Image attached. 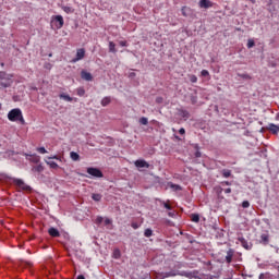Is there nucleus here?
I'll return each instance as SVG.
<instances>
[{"mask_svg": "<svg viewBox=\"0 0 279 279\" xmlns=\"http://www.w3.org/2000/svg\"><path fill=\"white\" fill-rule=\"evenodd\" d=\"M26 160H29V162H34L35 165H38V162H40V156L36 154H33V155L26 154Z\"/></svg>", "mask_w": 279, "mask_h": 279, "instance_id": "obj_9", "label": "nucleus"}, {"mask_svg": "<svg viewBox=\"0 0 279 279\" xmlns=\"http://www.w3.org/2000/svg\"><path fill=\"white\" fill-rule=\"evenodd\" d=\"M131 227L133 228V230H138V228H141V226L136 222H132Z\"/></svg>", "mask_w": 279, "mask_h": 279, "instance_id": "obj_37", "label": "nucleus"}, {"mask_svg": "<svg viewBox=\"0 0 279 279\" xmlns=\"http://www.w3.org/2000/svg\"><path fill=\"white\" fill-rule=\"evenodd\" d=\"M46 160H62V158H60L58 155H54L52 157H47Z\"/></svg>", "mask_w": 279, "mask_h": 279, "instance_id": "obj_31", "label": "nucleus"}, {"mask_svg": "<svg viewBox=\"0 0 279 279\" xmlns=\"http://www.w3.org/2000/svg\"><path fill=\"white\" fill-rule=\"evenodd\" d=\"M13 77L12 74L0 72V88H10L14 83Z\"/></svg>", "mask_w": 279, "mask_h": 279, "instance_id": "obj_2", "label": "nucleus"}, {"mask_svg": "<svg viewBox=\"0 0 279 279\" xmlns=\"http://www.w3.org/2000/svg\"><path fill=\"white\" fill-rule=\"evenodd\" d=\"M76 94L78 95V97H84L86 90H84L83 87H80L76 89Z\"/></svg>", "mask_w": 279, "mask_h": 279, "instance_id": "obj_24", "label": "nucleus"}, {"mask_svg": "<svg viewBox=\"0 0 279 279\" xmlns=\"http://www.w3.org/2000/svg\"><path fill=\"white\" fill-rule=\"evenodd\" d=\"M110 223H112V220H110V218H106L105 226H110Z\"/></svg>", "mask_w": 279, "mask_h": 279, "instance_id": "obj_42", "label": "nucleus"}, {"mask_svg": "<svg viewBox=\"0 0 279 279\" xmlns=\"http://www.w3.org/2000/svg\"><path fill=\"white\" fill-rule=\"evenodd\" d=\"M179 134L184 135V134H186V131L182 128L179 130Z\"/></svg>", "mask_w": 279, "mask_h": 279, "instance_id": "obj_44", "label": "nucleus"}, {"mask_svg": "<svg viewBox=\"0 0 279 279\" xmlns=\"http://www.w3.org/2000/svg\"><path fill=\"white\" fill-rule=\"evenodd\" d=\"M102 222H104V217L98 216V217L96 218V223H102Z\"/></svg>", "mask_w": 279, "mask_h": 279, "instance_id": "obj_39", "label": "nucleus"}, {"mask_svg": "<svg viewBox=\"0 0 279 279\" xmlns=\"http://www.w3.org/2000/svg\"><path fill=\"white\" fill-rule=\"evenodd\" d=\"M45 162L50 167V169H59L60 167L56 163V161H51V159H45Z\"/></svg>", "mask_w": 279, "mask_h": 279, "instance_id": "obj_15", "label": "nucleus"}, {"mask_svg": "<svg viewBox=\"0 0 279 279\" xmlns=\"http://www.w3.org/2000/svg\"><path fill=\"white\" fill-rule=\"evenodd\" d=\"M92 199H94V202H101V194H93Z\"/></svg>", "mask_w": 279, "mask_h": 279, "instance_id": "obj_25", "label": "nucleus"}, {"mask_svg": "<svg viewBox=\"0 0 279 279\" xmlns=\"http://www.w3.org/2000/svg\"><path fill=\"white\" fill-rule=\"evenodd\" d=\"M191 219L194 223H199V215L197 214H192Z\"/></svg>", "mask_w": 279, "mask_h": 279, "instance_id": "obj_22", "label": "nucleus"}, {"mask_svg": "<svg viewBox=\"0 0 279 279\" xmlns=\"http://www.w3.org/2000/svg\"><path fill=\"white\" fill-rule=\"evenodd\" d=\"M77 279H86V278L84 277V275H80V276L77 277Z\"/></svg>", "mask_w": 279, "mask_h": 279, "instance_id": "obj_51", "label": "nucleus"}, {"mask_svg": "<svg viewBox=\"0 0 279 279\" xmlns=\"http://www.w3.org/2000/svg\"><path fill=\"white\" fill-rule=\"evenodd\" d=\"M131 76H134V73H131Z\"/></svg>", "mask_w": 279, "mask_h": 279, "instance_id": "obj_54", "label": "nucleus"}, {"mask_svg": "<svg viewBox=\"0 0 279 279\" xmlns=\"http://www.w3.org/2000/svg\"><path fill=\"white\" fill-rule=\"evenodd\" d=\"M225 193H227V194L232 193V189H230V187L226 189V190H225Z\"/></svg>", "mask_w": 279, "mask_h": 279, "instance_id": "obj_45", "label": "nucleus"}, {"mask_svg": "<svg viewBox=\"0 0 279 279\" xmlns=\"http://www.w3.org/2000/svg\"><path fill=\"white\" fill-rule=\"evenodd\" d=\"M175 276H183L184 278H193V272L191 271H178V270H171V271H168V272H165L162 275V278L161 279H165V278H173Z\"/></svg>", "mask_w": 279, "mask_h": 279, "instance_id": "obj_3", "label": "nucleus"}, {"mask_svg": "<svg viewBox=\"0 0 279 279\" xmlns=\"http://www.w3.org/2000/svg\"><path fill=\"white\" fill-rule=\"evenodd\" d=\"M259 279H265V274H260Z\"/></svg>", "mask_w": 279, "mask_h": 279, "instance_id": "obj_50", "label": "nucleus"}, {"mask_svg": "<svg viewBox=\"0 0 279 279\" xmlns=\"http://www.w3.org/2000/svg\"><path fill=\"white\" fill-rule=\"evenodd\" d=\"M162 206L166 207L167 210H171V205H169V203L162 202Z\"/></svg>", "mask_w": 279, "mask_h": 279, "instance_id": "obj_38", "label": "nucleus"}, {"mask_svg": "<svg viewBox=\"0 0 279 279\" xmlns=\"http://www.w3.org/2000/svg\"><path fill=\"white\" fill-rule=\"evenodd\" d=\"M191 9L186 8V7H183L181 12L183 14V16H189L187 12L190 11Z\"/></svg>", "mask_w": 279, "mask_h": 279, "instance_id": "obj_30", "label": "nucleus"}, {"mask_svg": "<svg viewBox=\"0 0 279 279\" xmlns=\"http://www.w3.org/2000/svg\"><path fill=\"white\" fill-rule=\"evenodd\" d=\"M254 45H255L254 39H248V41H247L248 49H252V47H254Z\"/></svg>", "mask_w": 279, "mask_h": 279, "instance_id": "obj_34", "label": "nucleus"}, {"mask_svg": "<svg viewBox=\"0 0 279 279\" xmlns=\"http://www.w3.org/2000/svg\"><path fill=\"white\" fill-rule=\"evenodd\" d=\"M38 154H47V149L45 147L37 148Z\"/></svg>", "mask_w": 279, "mask_h": 279, "instance_id": "obj_35", "label": "nucleus"}, {"mask_svg": "<svg viewBox=\"0 0 279 279\" xmlns=\"http://www.w3.org/2000/svg\"><path fill=\"white\" fill-rule=\"evenodd\" d=\"M196 157L199 158V153H196Z\"/></svg>", "mask_w": 279, "mask_h": 279, "instance_id": "obj_52", "label": "nucleus"}, {"mask_svg": "<svg viewBox=\"0 0 279 279\" xmlns=\"http://www.w3.org/2000/svg\"><path fill=\"white\" fill-rule=\"evenodd\" d=\"M223 178H230L232 175V171L228 170V169H223L221 171Z\"/></svg>", "mask_w": 279, "mask_h": 279, "instance_id": "obj_21", "label": "nucleus"}, {"mask_svg": "<svg viewBox=\"0 0 279 279\" xmlns=\"http://www.w3.org/2000/svg\"><path fill=\"white\" fill-rule=\"evenodd\" d=\"M140 123L141 125H147V123H149V120L146 117H143L140 119Z\"/></svg>", "mask_w": 279, "mask_h": 279, "instance_id": "obj_26", "label": "nucleus"}, {"mask_svg": "<svg viewBox=\"0 0 279 279\" xmlns=\"http://www.w3.org/2000/svg\"><path fill=\"white\" fill-rule=\"evenodd\" d=\"M48 234H50V236H60V231H58V229H56V228H50L49 230H48Z\"/></svg>", "mask_w": 279, "mask_h": 279, "instance_id": "obj_16", "label": "nucleus"}, {"mask_svg": "<svg viewBox=\"0 0 279 279\" xmlns=\"http://www.w3.org/2000/svg\"><path fill=\"white\" fill-rule=\"evenodd\" d=\"M81 77H82V80H85V82L93 81V74H90V72L82 71Z\"/></svg>", "mask_w": 279, "mask_h": 279, "instance_id": "obj_10", "label": "nucleus"}, {"mask_svg": "<svg viewBox=\"0 0 279 279\" xmlns=\"http://www.w3.org/2000/svg\"><path fill=\"white\" fill-rule=\"evenodd\" d=\"M60 99H64V101H73V98L66 94L59 95Z\"/></svg>", "mask_w": 279, "mask_h": 279, "instance_id": "obj_20", "label": "nucleus"}, {"mask_svg": "<svg viewBox=\"0 0 279 279\" xmlns=\"http://www.w3.org/2000/svg\"><path fill=\"white\" fill-rule=\"evenodd\" d=\"M62 10L65 11L66 14L73 13V8L71 7H63Z\"/></svg>", "mask_w": 279, "mask_h": 279, "instance_id": "obj_28", "label": "nucleus"}, {"mask_svg": "<svg viewBox=\"0 0 279 279\" xmlns=\"http://www.w3.org/2000/svg\"><path fill=\"white\" fill-rule=\"evenodd\" d=\"M250 206V203L247 201L242 202V208H247Z\"/></svg>", "mask_w": 279, "mask_h": 279, "instance_id": "obj_40", "label": "nucleus"}, {"mask_svg": "<svg viewBox=\"0 0 279 279\" xmlns=\"http://www.w3.org/2000/svg\"><path fill=\"white\" fill-rule=\"evenodd\" d=\"M233 257H234V250L230 248L226 255V263H228V265H230V263H232Z\"/></svg>", "mask_w": 279, "mask_h": 279, "instance_id": "obj_11", "label": "nucleus"}, {"mask_svg": "<svg viewBox=\"0 0 279 279\" xmlns=\"http://www.w3.org/2000/svg\"><path fill=\"white\" fill-rule=\"evenodd\" d=\"M201 75L203 77H208V75H210V73L208 72V70H202Z\"/></svg>", "mask_w": 279, "mask_h": 279, "instance_id": "obj_33", "label": "nucleus"}, {"mask_svg": "<svg viewBox=\"0 0 279 279\" xmlns=\"http://www.w3.org/2000/svg\"><path fill=\"white\" fill-rule=\"evenodd\" d=\"M156 101H157V104H162V98L158 97V98L156 99Z\"/></svg>", "mask_w": 279, "mask_h": 279, "instance_id": "obj_47", "label": "nucleus"}, {"mask_svg": "<svg viewBox=\"0 0 279 279\" xmlns=\"http://www.w3.org/2000/svg\"><path fill=\"white\" fill-rule=\"evenodd\" d=\"M119 45H120L121 47H128V41L121 40V41H119Z\"/></svg>", "mask_w": 279, "mask_h": 279, "instance_id": "obj_41", "label": "nucleus"}, {"mask_svg": "<svg viewBox=\"0 0 279 279\" xmlns=\"http://www.w3.org/2000/svg\"><path fill=\"white\" fill-rule=\"evenodd\" d=\"M240 241H241L243 247H245V250H248V247H247V242L245 241V239L240 238Z\"/></svg>", "mask_w": 279, "mask_h": 279, "instance_id": "obj_36", "label": "nucleus"}, {"mask_svg": "<svg viewBox=\"0 0 279 279\" xmlns=\"http://www.w3.org/2000/svg\"><path fill=\"white\" fill-rule=\"evenodd\" d=\"M222 184H226V186H230V182L229 181H225V182H222Z\"/></svg>", "mask_w": 279, "mask_h": 279, "instance_id": "obj_48", "label": "nucleus"}, {"mask_svg": "<svg viewBox=\"0 0 279 279\" xmlns=\"http://www.w3.org/2000/svg\"><path fill=\"white\" fill-rule=\"evenodd\" d=\"M267 130H269L271 132V134H278L279 133V129L277 124L274 123H269L267 126Z\"/></svg>", "mask_w": 279, "mask_h": 279, "instance_id": "obj_12", "label": "nucleus"}, {"mask_svg": "<svg viewBox=\"0 0 279 279\" xmlns=\"http://www.w3.org/2000/svg\"><path fill=\"white\" fill-rule=\"evenodd\" d=\"M134 165L137 167V169H149V163H147V161L144 159L136 160Z\"/></svg>", "mask_w": 279, "mask_h": 279, "instance_id": "obj_8", "label": "nucleus"}, {"mask_svg": "<svg viewBox=\"0 0 279 279\" xmlns=\"http://www.w3.org/2000/svg\"><path fill=\"white\" fill-rule=\"evenodd\" d=\"M8 119H9V121H12V122L20 121V123H22V125H25V119L23 118V111H21V109H19V108H15V109H12L11 111H9Z\"/></svg>", "mask_w": 279, "mask_h": 279, "instance_id": "obj_1", "label": "nucleus"}, {"mask_svg": "<svg viewBox=\"0 0 279 279\" xmlns=\"http://www.w3.org/2000/svg\"><path fill=\"white\" fill-rule=\"evenodd\" d=\"M70 158L72 160H74V162H77V160H80V154L75 153V151H71L70 153Z\"/></svg>", "mask_w": 279, "mask_h": 279, "instance_id": "obj_18", "label": "nucleus"}, {"mask_svg": "<svg viewBox=\"0 0 279 279\" xmlns=\"http://www.w3.org/2000/svg\"><path fill=\"white\" fill-rule=\"evenodd\" d=\"M179 117H181V119H184V121H186V119H189V117H191V114L189 113V111L186 110H179Z\"/></svg>", "mask_w": 279, "mask_h": 279, "instance_id": "obj_14", "label": "nucleus"}, {"mask_svg": "<svg viewBox=\"0 0 279 279\" xmlns=\"http://www.w3.org/2000/svg\"><path fill=\"white\" fill-rule=\"evenodd\" d=\"M190 82H192V84H196V82H197V76L194 75V74L190 75Z\"/></svg>", "mask_w": 279, "mask_h": 279, "instance_id": "obj_32", "label": "nucleus"}, {"mask_svg": "<svg viewBox=\"0 0 279 279\" xmlns=\"http://www.w3.org/2000/svg\"><path fill=\"white\" fill-rule=\"evenodd\" d=\"M51 26L56 27V29H62L64 26V17L62 15H56L51 20Z\"/></svg>", "mask_w": 279, "mask_h": 279, "instance_id": "obj_4", "label": "nucleus"}, {"mask_svg": "<svg viewBox=\"0 0 279 279\" xmlns=\"http://www.w3.org/2000/svg\"><path fill=\"white\" fill-rule=\"evenodd\" d=\"M108 104H110V97H105V98L101 100V106H108Z\"/></svg>", "mask_w": 279, "mask_h": 279, "instance_id": "obj_29", "label": "nucleus"}, {"mask_svg": "<svg viewBox=\"0 0 279 279\" xmlns=\"http://www.w3.org/2000/svg\"><path fill=\"white\" fill-rule=\"evenodd\" d=\"M33 171H36L37 173H43V171H45V168L43 167V165H37L33 167Z\"/></svg>", "mask_w": 279, "mask_h": 279, "instance_id": "obj_19", "label": "nucleus"}, {"mask_svg": "<svg viewBox=\"0 0 279 279\" xmlns=\"http://www.w3.org/2000/svg\"><path fill=\"white\" fill-rule=\"evenodd\" d=\"M84 56H86V50L84 48L77 49L76 57L72 59V62H80V60H84Z\"/></svg>", "mask_w": 279, "mask_h": 279, "instance_id": "obj_7", "label": "nucleus"}, {"mask_svg": "<svg viewBox=\"0 0 279 279\" xmlns=\"http://www.w3.org/2000/svg\"><path fill=\"white\" fill-rule=\"evenodd\" d=\"M278 130H279V125H278Z\"/></svg>", "mask_w": 279, "mask_h": 279, "instance_id": "obj_55", "label": "nucleus"}, {"mask_svg": "<svg viewBox=\"0 0 279 279\" xmlns=\"http://www.w3.org/2000/svg\"><path fill=\"white\" fill-rule=\"evenodd\" d=\"M13 183L16 184L19 189H22V191H31L32 187L29 185L25 184V182L21 179H13Z\"/></svg>", "mask_w": 279, "mask_h": 279, "instance_id": "obj_6", "label": "nucleus"}, {"mask_svg": "<svg viewBox=\"0 0 279 279\" xmlns=\"http://www.w3.org/2000/svg\"><path fill=\"white\" fill-rule=\"evenodd\" d=\"M275 121H279V112L276 114Z\"/></svg>", "mask_w": 279, "mask_h": 279, "instance_id": "obj_49", "label": "nucleus"}, {"mask_svg": "<svg viewBox=\"0 0 279 279\" xmlns=\"http://www.w3.org/2000/svg\"><path fill=\"white\" fill-rule=\"evenodd\" d=\"M199 7L205 9L213 8V2H210L209 0H201Z\"/></svg>", "mask_w": 279, "mask_h": 279, "instance_id": "obj_13", "label": "nucleus"}, {"mask_svg": "<svg viewBox=\"0 0 279 279\" xmlns=\"http://www.w3.org/2000/svg\"><path fill=\"white\" fill-rule=\"evenodd\" d=\"M87 173L93 178H104V172L98 168H87Z\"/></svg>", "mask_w": 279, "mask_h": 279, "instance_id": "obj_5", "label": "nucleus"}, {"mask_svg": "<svg viewBox=\"0 0 279 279\" xmlns=\"http://www.w3.org/2000/svg\"><path fill=\"white\" fill-rule=\"evenodd\" d=\"M260 239H262L263 243H269V235H267V234H262V235H260Z\"/></svg>", "mask_w": 279, "mask_h": 279, "instance_id": "obj_27", "label": "nucleus"}, {"mask_svg": "<svg viewBox=\"0 0 279 279\" xmlns=\"http://www.w3.org/2000/svg\"><path fill=\"white\" fill-rule=\"evenodd\" d=\"M168 217H175V213L169 211V213H168Z\"/></svg>", "mask_w": 279, "mask_h": 279, "instance_id": "obj_46", "label": "nucleus"}, {"mask_svg": "<svg viewBox=\"0 0 279 279\" xmlns=\"http://www.w3.org/2000/svg\"><path fill=\"white\" fill-rule=\"evenodd\" d=\"M171 187L174 189L175 191H181L182 190V187L180 185H173L172 184Z\"/></svg>", "mask_w": 279, "mask_h": 279, "instance_id": "obj_43", "label": "nucleus"}, {"mask_svg": "<svg viewBox=\"0 0 279 279\" xmlns=\"http://www.w3.org/2000/svg\"><path fill=\"white\" fill-rule=\"evenodd\" d=\"M153 123H158V121H156V120H153Z\"/></svg>", "mask_w": 279, "mask_h": 279, "instance_id": "obj_53", "label": "nucleus"}, {"mask_svg": "<svg viewBox=\"0 0 279 279\" xmlns=\"http://www.w3.org/2000/svg\"><path fill=\"white\" fill-rule=\"evenodd\" d=\"M109 51L110 53H117V45H114V41L109 43Z\"/></svg>", "mask_w": 279, "mask_h": 279, "instance_id": "obj_17", "label": "nucleus"}, {"mask_svg": "<svg viewBox=\"0 0 279 279\" xmlns=\"http://www.w3.org/2000/svg\"><path fill=\"white\" fill-rule=\"evenodd\" d=\"M154 235V231L151 229H146L144 232V236H146L147 239H149V236Z\"/></svg>", "mask_w": 279, "mask_h": 279, "instance_id": "obj_23", "label": "nucleus"}]
</instances>
